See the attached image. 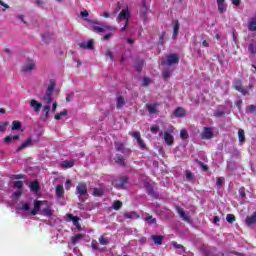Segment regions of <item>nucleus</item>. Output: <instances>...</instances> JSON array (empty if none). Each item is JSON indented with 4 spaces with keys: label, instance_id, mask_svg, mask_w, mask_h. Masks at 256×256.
I'll use <instances>...</instances> for the list:
<instances>
[{
    "label": "nucleus",
    "instance_id": "obj_28",
    "mask_svg": "<svg viewBox=\"0 0 256 256\" xmlns=\"http://www.w3.org/2000/svg\"><path fill=\"white\" fill-rule=\"evenodd\" d=\"M248 31L250 32H256V16L251 19L250 22H248Z\"/></svg>",
    "mask_w": 256,
    "mask_h": 256
},
{
    "label": "nucleus",
    "instance_id": "obj_53",
    "mask_svg": "<svg viewBox=\"0 0 256 256\" xmlns=\"http://www.w3.org/2000/svg\"><path fill=\"white\" fill-rule=\"evenodd\" d=\"M171 244H172L173 248H175V249H183V251H185V247H183L182 244H178L175 241L171 242Z\"/></svg>",
    "mask_w": 256,
    "mask_h": 256
},
{
    "label": "nucleus",
    "instance_id": "obj_10",
    "mask_svg": "<svg viewBox=\"0 0 256 256\" xmlns=\"http://www.w3.org/2000/svg\"><path fill=\"white\" fill-rule=\"evenodd\" d=\"M35 67V62L33 60H29L28 63L23 64L21 71L22 73H28L35 70Z\"/></svg>",
    "mask_w": 256,
    "mask_h": 256
},
{
    "label": "nucleus",
    "instance_id": "obj_48",
    "mask_svg": "<svg viewBox=\"0 0 256 256\" xmlns=\"http://www.w3.org/2000/svg\"><path fill=\"white\" fill-rule=\"evenodd\" d=\"M254 112H256V106L253 104L248 105V107L246 108V113L253 114Z\"/></svg>",
    "mask_w": 256,
    "mask_h": 256
},
{
    "label": "nucleus",
    "instance_id": "obj_37",
    "mask_svg": "<svg viewBox=\"0 0 256 256\" xmlns=\"http://www.w3.org/2000/svg\"><path fill=\"white\" fill-rule=\"evenodd\" d=\"M122 205H123V203H122L120 200H115V201L113 202L112 208H113V210H115V211H119V210L122 208Z\"/></svg>",
    "mask_w": 256,
    "mask_h": 256
},
{
    "label": "nucleus",
    "instance_id": "obj_9",
    "mask_svg": "<svg viewBox=\"0 0 256 256\" xmlns=\"http://www.w3.org/2000/svg\"><path fill=\"white\" fill-rule=\"evenodd\" d=\"M128 135L137 140V143L141 150L145 149L147 145L145 144L144 140H142L140 132H128Z\"/></svg>",
    "mask_w": 256,
    "mask_h": 256
},
{
    "label": "nucleus",
    "instance_id": "obj_63",
    "mask_svg": "<svg viewBox=\"0 0 256 256\" xmlns=\"http://www.w3.org/2000/svg\"><path fill=\"white\" fill-rule=\"evenodd\" d=\"M106 55L109 58V60L114 61V56L112 55V52L109 49H107Z\"/></svg>",
    "mask_w": 256,
    "mask_h": 256
},
{
    "label": "nucleus",
    "instance_id": "obj_14",
    "mask_svg": "<svg viewBox=\"0 0 256 256\" xmlns=\"http://www.w3.org/2000/svg\"><path fill=\"white\" fill-rule=\"evenodd\" d=\"M226 0H217L218 13L223 14L227 10Z\"/></svg>",
    "mask_w": 256,
    "mask_h": 256
},
{
    "label": "nucleus",
    "instance_id": "obj_15",
    "mask_svg": "<svg viewBox=\"0 0 256 256\" xmlns=\"http://www.w3.org/2000/svg\"><path fill=\"white\" fill-rule=\"evenodd\" d=\"M159 106V103L146 104V109L148 110L150 115H155L157 113L156 108H158Z\"/></svg>",
    "mask_w": 256,
    "mask_h": 256
},
{
    "label": "nucleus",
    "instance_id": "obj_25",
    "mask_svg": "<svg viewBox=\"0 0 256 256\" xmlns=\"http://www.w3.org/2000/svg\"><path fill=\"white\" fill-rule=\"evenodd\" d=\"M79 48L88 49V50H94L95 49V47L93 46V41L92 40L88 41V43L83 42V43L79 44Z\"/></svg>",
    "mask_w": 256,
    "mask_h": 256
},
{
    "label": "nucleus",
    "instance_id": "obj_2",
    "mask_svg": "<svg viewBox=\"0 0 256 256\" xmlns=\"http://www.w3.org/2000/svg\"><path fill=\"white\" fill-rule=\"evenodd\" d=\"M129 183V177L127 176H120L112 181V186L116 189H125L126 184Z\"/></svg>",
    "mask_w": 256,
    "mask_h": 256
},
{
    "label": "nucleus",
    "instance_id": "obj_61",
    "mask_svg": "<svg viewBox=\"0 0 256 256\" xmlns=\"http://www.w3.org/2000/svg\"><path fill=\"white\" fill-rule=\"evenodd\" d=\"M34 4H36V6L40 7L43 5H46V1L45 0H36V2H34Z\"/></svg>",
    "mask_w": 256,
    "mask_h": 256
},
{
    "label": "nucleus",
    "instance_id": "obj_31",
    "mask_svg": "<svg viewBox=\"0 0 256 256\" xmlns=\"http://www.w3.org/2000/svg\"><path fill=\"white\" fill-rule=\"evenodd\" d=\"M127 16H129V13L127 12V10L120 11L118 16V21L122 22L123 20H127Z\"/></svg>",
    "mask_w": 256,
    "mask_h": 256
},
{
    "label": "nucleus",
    "instance_id": "obj_43",
    "mask_svg": "<svg viewBox=\"0 0 256 256\" xmlns=\"http://www.w3.org/2000/svg\"><path fill=\"white\" fill-rule=\"evenodd\" d=\"M195 162H197V163H198L199 167H201V168H202V171H203V172H208L209 167H208V165H207V164H204V162H201V161H200V160H198V159H196V160H195Z\"/></svg>",
    "mask_w": 256,
    "mask_h": 256
},
{
    "label": "nucleus",
    "instance_id": "obj_39",
    "mask_svg": "<svg viewBox=\"0 0 256 256\" xmlns=\"http://www.w3.org/2000/svg\"><path fill=\"white\" fill-rule=\"evenodd\" d=\"M104 195L103 189L100 188H94L93 189V196L94 197H102Z\"/></svg>",
    "mask_w": 256,
    "mask_h": 256
},
{
    "label": "nucleus",
    "instance_id": "obj_34",
    "mask_svg": "<svg viewBox=\"0 0 256 256\" xmlns=\"http://www.w3.org/2000/svg\"><path fill=\"white\" fill-rule=\"evenodd\" d=\"M116 163L119 164L122 167H125L126 166L125 157L122 156V155H119V154L116 155Z\"/></svg>",
    "mask_w": 256,
    "mask_h": 256
},
{
    "label": "nucleus",
    "instance_id": "obj_19",
    "mask_svg": "<svg viewBox=\"0 0 256 256\" xmlns=\"http://www.w3.org/2000/svg\"><path fill=\"white\" fill-rule=\"evenodd\" d=\"M150 239L156 244L157 246H160L163 244L164 236L161 235H152L150 236Z\"/></svg>",
    "mask_w": 256,
    "mask_h": 256
},
{
    "label": "nucleus",
    "instance_id": "obj_18",
    "mask_svg": "<svg viewBox=\"0 0 256 256\" xmlns=\"http://www.w3.org/2000/svg\"><path fill=\"white\" fill-rule=\"evenodd\" d=\"M173 116L183 118L186 116V110L183 107H178L175 111H173Z\"/></svg>",
    "mask_w": 256,
    "mask_h": 256
},
{
    "label": "nucleus",
    "instance_id": "obj_47",
    "mask_svg": "<svg viewBox=\"0 0 256 256\" xmlns=\"http://www.w3.org/2000/svg\"><path fill=\"white\" fill-rule=\"evenodd\" d=\"M171 76H172V71H170V70L162 71V79L167 80Z\"/></svg>",
    "mask_w": 256,
    "mask_h": 256
},
{
    "label": "nucleus",
    "instance_id": "obj_35",
    "mask_svg": "<svg viewBox=\"0 0 256 256\" xmlns=\"http://www.w3.org/2000/svg\"><path fill=\"white\" fill-rule=\"evenodd\" d=\"M50 111H51L50 105L45 106L44 109L42 110V117H44L45 120L48 119Z\"/></svg>",
    "mask_w": 256,
    "mask_h": 256
},
{
    "label": "nucleus",
    "instance_id": "obj_7",
    "mask_svg": "<svg viewBox=\"0 0 256 256\" xmlns=\"http://www.w3.org/2000/svg\"><path fill=\"white\" fill-rule=\"evenodd\" d=\"M148 11H149V7L147 5V1L143 0L141 3V9L139 10V14L141 16V19L143 21H147L148 19Z\"/></svg>",
    "mask_w": 256,
    "mask_h": 256
},
{
    "label": "nucleus",
    "instance_id": "obj_58",
    "mask_svg": "<svg viewBox=\"0 0 256 256\" xmlns=\"http://www.w3.org/2000/svg\"><path fill=\"white\" fill-rule=\"evenodd\" d=\"M223 181H224V178H222V177L217 178L216 186L218 188H221L223 186Z\"/></svg>",
    "mask_w": 256,
    "mask_h": 256
},
{
    "label": "nucleus",
    "instance_id": "obj_51",
    "mask_svg": "<svg viewBox=\"0 0 256 256\" xmlns=\"http://www.w3.org/2000/svg\"><path fill=\"white\" fill-rule=\"evenodd\" d=\"M25 178H27V176H25L24 174H17V175L11 176L12 180H21V179H25Z\"/></svg>",
    "mask_w": 256,
    "mask_h": 256
},
{
    "label": "nucleus",
    "instance_id": "obj_6",
    "mask_svg": "<svg viewBox=\"0 0 256 256\" xmlns=\"http://www.w3.org/2000/svg\"><path fill=\"white\" fill-rule=\"evenodd\" d=\"M179 63V56L178 54H169L167 56V61L162 62V65L172 66L177 65Z\"/></svg>",
    "mask_w": 256,
    "mask_h": 256
},
{
    "label": "nucleus",
    "instance_id": "obj_26",
    "mask_svg": "<svg viewBox=\"0 0 256 256\" xmlns=\"http://www.w3.org/2000/svg\"><path fill=\"white\" fill-rule=\"evenodd\" d=\"M65 196V189L63 188L62 185H57L56 186V197L59 199L63 198Z\"/></svg>",
    "mask_w": 256,
    "mask_h": 256
},
{
    "label": "nucleus",
    "instance_id": "obj_56",
    "mask_svg": "<svg viewBox=\"0 0 256 256\" xmlns=\"http://www.w3.org/2000/svg\"><path fill=\"white\" fill-rule=\"evenodd\" d=\"M91 247L94 251L99 250V243L96 240H93L91 243Z\"/></svg>",
    "mask_w": 256,
    "mask_h": 256
},
{
    "label": "nucleus",
    "instance_id": "obj_57",
    "mask_svg": "<svg viewBox=\"0 0 256 256\" xmlns=\"http://www.w3.org/2000/svg\"><path fill=\"white\" fill-rule=\"evenodd\" d=\"M239 195L240 197H242V199H245L246 198V192H245V187H240L239 189Z\"/></svg>",
    "mask_w": 256,
    "mask_h": 256
},
{
    "label": "nucleus",
    "instance_id": "obj_40",
    "mask_svg": "<svg viewBox=\"0 0 256 256\" xmlns=\"http://www.w3.org/2000/svg\"><path fill=\"white\" fill-rule=\"evenodd\" d=\"M143 66H144V60H138L137 63H135V71L141 72Z\"/></svg>",
    "mask_w": 256,
    "mask_h": 256
},
{
    "label": "nucleus",
    "instance_id": "obj_54",
    "mask_svg": "<svg viewBox=\"0 0 256 256\" xmlns=\"http://www.w3.org/2000/svg\"><path fill=\"white\" fill-rule=\"evenodd\" d=\"M224 115H226V112L221 111V110H216V112H214V117H223Z\"/></svg>",
    "mask_w": 256,
    "mask_h": 256
},
{
    "label": "nucleus",
    "instance_id": "obj_46",
    "mask_svg": "<svg viewBox=\"0 0 256 256\" xmlns=\"http://www.w3.org/2000/svg\"><path fill=\"white\" fill-rule=\"evenodd\" d=\"M145 222H147L149 225H156L157 220H156V218H153L152 216H148L145 218Z\"/></svg>",
    "mask_w": 256,
    "mask_h": 256
},
{
    "label": "nucleus",
    "instance_id": "obj_64",
    "mask_svg": "<svg viewBox=\"0 0 256 256\" xmlns=\"http://www.w3.org/2000/svg\"><path fill=\"white\" fill-rule=\"evenodd\" d=\"M64 187L66 188L67 191H69L70 188H71V181H70V180H67V181H66V184H64Z\"/></svg>",
    "mask_w": 256,
    "mask_h": 256
},
{
    "label": "nucleus",
    "instance_id": "obj_21",
    "mask_svg": "<svg viewBox=\"0 0 256 256\" xmlns=\"http://www.w3.org/2000/svg\"><path fill=\"white\" fill-rule=\"evenodd\" d=\"M146 191L149 196H152L154 199H159V195H157L151 184L146 185Z\"/></svg>",
    "mask_w": 256,
    "mask_h": 256
},
{
    "label": "nucleus",
    "instance_id": "obj_4",
    "mask_svg": "<svg viewBox=\"0 0 256 256\" xmlns=\"http://www.w3.org/2000/svg\"><path fill=\"white\" fill-rule=\"evenodd\" d=\"M172 131H174V127L173 126L169 127L167 132H164V142L168 146L174 145V136H172V134H171Z\"/></svg>",
    "mask_w": 256,
    "mask_h": 256
},
{
    "label": "nucleus",
    "instance_id": "obj_38",
    "mask_svg": "<svg viewBox=\"0 0 256 256\" xmlns=\"http://www.w3.org/2000/svg\"><path fill=\"white\" fill-rule=\"evenodd\" d=\"M248 52L252 55H256V41L254 43L248 44Z\"/></svg>",
    "mask_w": 256,
    "mask_h": 256
},
{
    "label": "nucleus",
    "instance_id": "obj_33",
    "mask_svg": "<svg viewBox=\"0 0 256 256\" xmlns=\"http://www.w3.org/2000/svg\"><path fill=\"white\" fill-rule=\"evenodd\" d=\"M238 138H239V143L240 144L245 143L246 137H245V131L243 129H239Z\"/></svg>",
    "mask_w": 256,
    "mask_h": 256
},
{
    "label": "nucleus",
    "instance_id": "obj_24",
    "mask_svg": "<svg viewBox=\"0 0 256 256\" xmlns=\"http://www.w3.org/2000/svg\"><path fill=\"white\" fill-rule=\"evenodd\" d=\"M126 104L125 98L123 96L116 97V109H121Z\"/></svg>",
    "mask_w": 256,
    "mask_h": 256
},
{
    "label": "nucleus",
    "instance_id": "obj_59",
    "mask_svg": "<svg viewBox=\"0 0 256 256\" xmlns=\"http://www.w3.org/2000/svg\"><path fill=\"white\" fill-rule=\"evenodd\" d=\"M150 131L153 134H157V132H159V126L158 125H153L152 127H150Z\"/></svg>",
    "mask_w": 256,
    "mask_h": 256
},
{
    "label": "nucleus",
    "instance_id": "obj_11",
    "mask_svg": "<svg viewBox=\"0 0 256 256\" xmlns=\"http://www.w3.org/2000/svg\"><path fill=\"white\" fill-rule=\"evenodd\" d=\"M77 193L79 197H84L85 195L88 194V189H87V184L84 182H81L77 185Z\"/></svg>",
    "mask_w": 256,
    "mask_h": 256
},
{
    "label": "nucleus",
    "instance_id": "obj_44",
    "mask_svg": "<svg viewBox=\"0 0 256 256\" xmlns=\"http://www.w3.org/2000/svg\"><path fill=\"white\" fill-rule=\"evenodd\" d=\"M14 188L18 189V191H22L24 183L22 181H14Z\"/></svg>",
    "mask_w": 256,
    "mask_h": 256
},
{
    "label": "nucleus",
    "instance_id": "obj_60",
    "mask_svg": "<svg viewBox=\"0 0 256 256\" xmlns=\"http://www.w3.org/2000/svg\"><path fill=\"white\" fill-rule=\"evenodd\" d=\"M81 238H82L81 234L75 235L74 238H72V244H76L78 240H80Z\"/></svg>",
    "mask_w": 256,
    "mask_h": 256
},
{
    "label": "nucleus",
    "instance_id": "obj_12",
    "mask_svg": "<svg viewBox=\"0 0 256 256\" xmlns=\"http://www.w3.org/2000/svg\"><path fill=\"white\" fill-rule=\"evenodd\" d=\"M124 219L137 220L140 219V215L136 211H126L123 213Z\"/></svg>",
    "mask_w": 256,
    "mask_h": 256
},
{
    "label": "nucleus",
    "instance_id": "obj_50",
    "mask_svg": "<svg viewBox=\"0 0 256 256\" xmlns=\"http://www.w3.org/2000/svg\"><path fill=\"white\" fill-rule=\"evenodd\" d=\"M180 138H182L183 140L189 139V134L185 129H182V131H180Z\"/></svg>",
    "mask_w": 256,
    "mask_h": 256
},
{
    "label": "nucleus",
    "instance_id": "obj_32",
    "mask_svg": "<svg viewBox=\"0 0 256 256\" xmlns=\"http://www.w3.org/2000/svg\"><path fill=\"white\" fill-rule=\"evenodd\" d=\"M74 166V160H65L62 162V168L64 169H70Z\"/></svg>",
    "mask_w": 256,
    "mask_h": 256
},
{
    "label": "nucleus",
    "instance_id": "obj_55",
    "mask_svg": "<svg viewBox=\"0 0 256 256\" xmlns=\"http://www.w3.org/2000/svg\"><path fill=\"white\" fill-rule=\"evenodd\" d=\"M143 87H147L149 84H151V79H149V77H143Z\"/></svg>",
    "mask_w": 256,
    "mask_h": 256
},
{
    "label": "nucleus",
    "instance_id": "obj_49",
    "mask_svg": "<svg viewBox=\"0 0 256 256\" xmlns=\"http://www.w3.org/2000/svg\"><path fill=\"white\" fill-rule=\"evenodd\" d=\"M236 221V217L234 216V214H227V222L229 224H232Z\"/></svg>",
    "mask_w": 256,
    "mask_h": 256
},
{
    "label": "nucleus",
    "instance_id": "obj_17",
    "mask_svg": "<svg viewBox=\"0 0 256 256\" xmlns=\"http://www.w3.org/2000/svg\"><path fill=\"white\" fill-rule=\"evenodd\" d=\"M32 145V138H28L25 142H22L21 145L17 148V153H20L23 151L25 148L30 147Z\"/></svg>",
    "mask_w": 256,
    "mask_h": 256
},
{
    "label": "nucleus",
    "instance_id": "obj_5",
    "mask_svg": "<svg viewBox=\"0 0 256 256\" xmlns=\"http://www.w3.org/2000/svg\"><path fill=\"white\" fill-rule=\"evenodd\" d=\"M200 137L203 140L213 139L214 137L213 129L211 127H203Z\"/></svg>",
    "mask_w": 256,
    "mask_h": 256
},
{
    "label": "nucleus",
    "instance_id": "obj_3",
    "mask_svg": "<svg viewBox=\"0 0 256 256\" xmlns=\"http://www.w3.org/2000/svg\"><path fill=\"white\" fill-rule=\"evenodd\" d=\"M55 86H56V83L54 80L49 81L47 92L45 93V96H44V101L47 102L48 105L52 103V93L55 90Z\"/></svg>",
    "mask_w": 256,
    "mask_h": 256
},
{
    "label": "nucleus",
    "instance_id": "obj_13",
    "mask_svg": "<svg viewBox=\"0 0 256 256\" xmlns=\"http://www.w3.org/2000/svg\"><path fill=\"white\" fill-rule=\"evenodd\" d=\"M30 107L33 108L34 112H40V109L43 107V104L37 101L36 99L30 100Z\"/></svg>",
    "mask_w": 256,
    "mask_h": 256
},
{
    "label": "nucleus",
    "instance_id": "obj_22",
    "mask_svg": "<svg viewBox=\"0 0 256 256\" xmlns=\"http://www.w3.org/2000/svg\"><path fill=\"white\" fill-rule=\"evenodd\" d=\"M116 151L130 154V149H126L122 142L116 143Z\"/></svg>",
    "mask_w": 256,
    "mask_h": 256
},
{
    "label": "nucleus",
    "instance_id": "obj_1",
    "mask_svg": "<svg viewBox=\"0 0 256 256\" xmlns=\"http://www.w3.org/2000/svg\"><path fill=\"white\" fill-rule=\"evenodd\" d=\"M90 24H96L98 26H93V32H98V33H104V32H115L117 31V27L115 26H109L104 22H96L89 20Z\"/></svg>",
    "mask_w": 256,
    "mask_h": 256
},
{
    "label": "nucleus",
    "instance_id": "obj_52",
    "mask_svg": "<svg viewBox=\"0 0 256 256\" xmlns=\"http://www.w3.org/2000/svg\"><path fill=\"white\" fill-rule=\"evenodd\" d=\"M7 125H9V123H7V122H0V133H3V132L6 131Z\"/></svg>",
    "mask_w": 256,
    "mask_h": 256
},
{
    "label": "nucleus",
    "instance_id": "obj_36",
    "mask_svg": "<svg viewBox=\"0 0 256 256\" xmlns=\"http://www.w3.org/2000/svg\"><path fill=\"white\" fill-rule=\"evenodd\" d=\"M21 127H22V124H21L20 121H18V120L12 121V127H11V130H12V131L20 130Z\"/></svg>",
    "mask_w": 256,
    "mask_h": 256
},
{
    "label": "nucleus",
    "instance_id": "obj_20",
    "mask_svg": "<svg viewBox=\"0 0 256 256\" xmlns=\"http://www.w3.org/2000/svg\"><path fill=\"white\" fill-rule=\"evenodd\" d=\"M172 24H173V34H172V37H173V39H175V38H177V36L179 34L180 24H179L178 20H173Z\"/></svg>",
    "mask_w": 256,
    "mask_h": 256
},
{
    "label": "nucleus",
    "instance_id": "obj_23",
    "mask_svg": "<svg viewBox=\"0 0 256 256\" xmlns=\"http://www.w3.org/2000/svg\"><path fill=\"white\" fill-rule=\"evenodd\" d=\"M40 205H41V201L40 200L34 201V208H33L32 211H30V215L36 216L37 213L40 211Z\"/></svg>",
    "mask_w": 256,
    "mask_h": 256
},
{
    "label": "nucleus",
    "instance_id": "obj_45",
    "mask_svg": "<svg viewBox=\"0 0 256 256\" xmlns=\"http://www.w3.org/2000/svg\"><path fill=\"white\" fill-rule=\"evenodd\" d=\"M98 243H100V245L102 246H107L109 244V241L106 237L100 236V238H98Z\"/></svg>",
    "mask_w": 256,
    "mask_h": 256
},
{
    "label": "nucleus",
    "instance_id": "obj_62",
    "mask_svg": "<svg viewBox=\"0 0 256 256\" xmlns=\"http://www.w3.org/2000/svg\"><path fill=\"white\" fill-rule=\"evenodd\" d=\"M12 196H14L17 199L20 198L22 196V190H18L17 192H14Z\"/></svg>",
    "mask_w": 256,
    "mask_h": 256
},
{
    "label": "nucleus",
    "instance_id": "obj_29",
    "mask_svg": "<svg viewBox=\"0 0 256 256\" xmlns=\"http://www.w3.org/2000/svg\"><path fill=\"white\" fill-rule=\"evenodd\" d=\"M254 224H256V212H254V214L246 218L247 226H252Z\"/></svg>",
    "mask_w": 256,
    "mask_h": 256
},
{
    "label": "nucleus",
    "instance_id": "obj_30",
    "mask_svg": "<svg viewBox=\"0 0 256 256\" xmlns=\"http://www.w3.org/2000/svg\"><path fill=\"white\" fill-rule=\"evenodd\" d=\"M20 139V135H14V136H12V137H10V136H6V137H4V139H3V142L5 143V144H10L11 143V141H16V140H19Z\"/></svg>",
    "mask_w": 256,
    "mask_h": 256
},
{
    "label": "nucleus",
    "instance_id": "obj_16",
    "mask_svg": "<svg viewBox=\"0 0 256 256\" xmlns=\"http://www.w3.org/2000/svg\"><path fill=\"white\" fill-rule=\"evenodd\" d=\"M175 209L176 212H178L180 218H182L186 222L189 221V215L185 213V210H183V208L176 206Z\"/></svg>",
    "mask_w": 256,
    "mask_h": 256
},
{
    "label": "nucleus",
    "instance_id": "obj_42",
    "mask_svg": "<svg viewBox=\"0 0 256 256\" xmlns=\"http://www.w3.org/2000/svg\"><path fill=\"white\" fill-rule=\"evenodd\" d=\"M42 212L44 213L45 217H52L53 215L52 209L50 207L43 208Z\"/></svg>",
    "mask_w": 256,
    "mask_h": 256
},
{
    "label": "nucleus",
    "instance_id": "obj_41",
    "mask_svg": "<svg viewBox=\"0 0 256 256\" xmlns=\"http://www.w3.org/2000/svg\"><path fill=\"white\" fill-rule=\"evenodd\" d=\"M67 217L71 219L72 224H74L75 226L78 225V222L80 221L79 217L74 216L73 214H67Z\"/></svg>",
    "mask_w": 256,
    "mask_h": 256
},
{
    "label": "nucleus",
    "instance_id": "obj_8",
    "mask_svg": "<svg viewBox=\"0 0 256 256\" xmlns=\"http://www.w3.org/2000/svg\"><path fill=\"white\" fill-rule=\"evenodd\" d=\"M233 89H235L239 93H242V95H244V96L249 94V91L245 87L242 86V80L241 79L235 80V82L233 84Z\"/></svg>",
    "mask_w": 256,
    "mask_h": 256
},
{
    "label": "nucleus",
    "instance_id": "obj_27",
    "mask_svg": "<svg viewBox=\"0 0 256 256\" xmlns=\"http://www.w3.org/2000/svg\"><path fill=\"white\" fill-rule=\"evenodd\" d=\"M30 191L37 193L40 191V184L38 181L30 182Z\"/></svg>",
    "mask_w": 256,
    "mask_h": 256
}]
</instances>
